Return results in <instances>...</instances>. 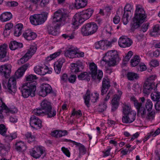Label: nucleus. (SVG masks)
Instances as JSON below:
<instances>
[{"instance_id":"1","label":"nucleus","mask_w":160,"mask_h":160,"mask_svg":"<svg viewBox=\"0 0 160 160\" xmlns=\"http://www.w3.org/2000/svg\"><path fill=\"white\" fill-rule=\"evenodd\" d=\"M146 17L145 12L143 8L140 5H137L133 18V22L131 29V31L134 32L135 29L139 27L140 25L144 22Z\"/></svg>"},{"instance_id":"2","label":"nucleus","mask_w":160,"mask_h":160,"mask_svg":"<svg viewBox=\"0 0 160 160\" xmlns=\"http://www.w3.org/2000/svg\"><path fill=\"white\" fill-rule=\"evenodd\" d=\"M93 11L91 9L83 11L76 13L72 20V24L75 28L78 27L79 24H81L88 19L92 15Z\"/></svg>"},{"instance_id":"3","label":"nucleus","mask_w":160,"mask_h":160,"mask_svg":"<svg viewBox=\"0 0 160 160\" xmlns=\"http://www.w3.org/2000/svg\"><path fill=\"white\" fill-rule=\"evenodd\" d=\"M122 113L124 115L122 118L123 122L130 123L135 119L136 113L133 111L130 107L125 103L123 104L122 106Z\"/></svg>"},{"instance_id":"4","label":"nucleus","mask_w":160,"mask_h":160,"mask_svg":"<svg viewBox=\"0 0 160 160\" xmlns=\"http://www.w3.org/2000/svg\"><path fill=\"white\" fill-rule=\"evenodd\" d=\"M36 82H28L22 86L21 91L24 98H27L30 95L32 97L34 96L36 90Z\"/></svg>"},{"instance_id":"5","label":"nucleus","mask_w":160,"mask_h":160,"mask_svg":"<svg viewBox=\"0 0 160 160\" xmlns=\"http://www.w3.org/2000/svg\"><path fill=\"white\" fill-rule=\"evenodd\" d=\"M104 59L101 61L105 62L108 63L109 66H113L116 65L117 61L119 60V58L117 51L115 50H112L108 52L104 57Z\"/></svg>"},{"instance_id":"6","label":"nucleus","mask_w":160,"mask_h":160,"mask_svg":"<svg viewBox=\"0 0 160 160\" xmlns=\"http://www.w3.org/2000/svg\"><path fill=\"white\" fill-rule=\"evenodd\" d=\"M68 16V14L64 12L63 10H59L56 12L54 13L53 20V22L57 23L55 27L59 28L63 25Z\"/></svg>"},{"instance_id":"7","label":"nucleus","mask_w":160,"mask_h":160,"mask_svg":"<svg viewBox=\"0 0 160 160\" xmlns=\"http://www.w3.org/2000/svg\"><path fill=\"white\" fill-rule=\"evenodd\" d=\"M136 108L137 109L138 116H140L143 118H146L149 120L154 118L155 114L154 110H152L151 112L147 111V109L142 106V103H141L138 105V107Z\"/></svg>"},{"instance_id":"8","label":"nucleus","mask_w":160,"mask_h":160,"mask_svg":"<svg viewBox=\"0 0 160 160\" xmlns=\"http://www.w3.org/2000/svg\"><path fill=\"white\" fill-rule=\"evenodd\" d=\"M98 29L97 24L94 22L88 23L82 28L81 33L83 36H88L95 33Z\"/></svg>"},{"instance_id":"9","label":"nucleus","mask_w":160,"mask_h":160,"mask_svg":"<svg viewBox=\"0 0 160 160\" xmlns=\"http://www.w3.org/2000/svg\"><path fill=\"white\" fill-rule=\"evenodd\" d=\"M41 108L34 109L33 112L37 116L41 115L43 113L52 107L50 102L46 100L42 101L41 104Z\"/></svg>"},{"instance_id":"10","label":"nucleus","mask_w":160,"mask_h":160,"mask_svg":"<svg viewBox=\"0 0 160 160\" xmlns=\"http://www.w3.org/2000/svg\"><path fill=\"white\" fill-rule=\"evenodd\" d=\"M89 68L90 71L89 73L91 75L92 78L94 80L98 79L99 81L101 80L103 75L102 71H99L97 73V66L94 62L90 64Z\"/></svg>"},{"instance_id":"11","label":"nucleus","mask_w":160,"mask_h":160,"mask_svg":"<svg viewBox=\"0 0 160 160\" xmlns=\"http://www.w3.org/2000/svg\"><path fill=\"white\" fill-rule=\"evenodd\" d=\"M30 154L32 156L35 158H39L41 155H42V158L46 156V153L42 147H34L30 151Z\"/></svg>"},{"instance_id":"12","label":"nucleus","mask_w":160,"mask_h":160,"mask_svg":"<svg viewBox=\"0 0 160 160\" xmlns=\"http://www.w3.org/2000/svg\"><path fill=\"white\" fill-rule=\"evenodd\" d=\"M118 43L121 47L126 48L130 46L132 43V41L130 38L122 37L119 39Z\"/></svg>"},{"instance_id":"13","label":"nucleus","mask_w":160,"mask_h":160,"mask_svg":"<svg viewBox=\"0 0 160 160\" xmlns=\"http://www.w3.org/2000/svg\"><path fill=\"white\" fill-rule=\"evenodd\" d=\"M3 110L6 113H15L17 112V108H8L4 102H2V106H0V118L2 119L4 116L2 114Z\"/></svg>"},{"instance_id":"14","label":"nucleus","mask_w":160,"mask_h":160,"mask_svg":"<svg viewBox=\"0 0 160 160\" xmlns=\"http://www.w3.org/2000/svg\"><path fill=\"white\" fill-rule=\"evenodd\" d=\"M30 123L32 127L36 129H40L42 127L41 120L35 116L31 117Z\"/></svg>"},{"instance_id":"15","label":"nucleus","mask_w":160,"mask_h":160,"mask_svg":"<svg viewBox=\"0 0 160 160\" xmlns=\"http://www.w3.org/2000/svg\"><path fill=\"white\" fill-rule=\"evenodd\" d=\"M71 70L72 73H76L81 71L84 68L82 63L79 61L75 63H72L71 64Z\"/></svg>"},{"instance_id":"16","label":"nucleus","mask_w":160,"mask_h":160,"mask_svg":"<svg viewBox=\"0 0 160 160\" xmlns=\"http://www.w3.org/2000/svg\"><path fill=\"white\" fill-rule=\"evenodd\" d=\"M110 86L109 79L107 77L104 78L102 80L101 87V94L103 95L106 93Z\"/></svg>"},{"instance_id":"17","label":"nucleus","mask_w":160,"mask_h":160,"mask_svg":"<svg viewBox=\"0 0 160 160\" xmlns=\"http://www.w3.org/2000/svg\"><path fill=\"white\" fill-rule=\"evenodd\" d=\"M8 92L10 93H15L17 89L16 79L15 77H11L8 80L7 84Z\"/></svg>"},{"instance_id":"18","label":"nucleus","mask_w":160,"mask_h":160,"mask_svg":"<svg viewBox=\"0 0 160 160\" xmlns=\"http://www.w3.org/2000/svg\"><path fill=\"white\" fill-rule=\"evenodd\" d=\"M11 69L9 65H4L0 66V73L6 78H8L10 76Z\"/></svg>"},{"instance_id":"19","label":"nucleus","mask_w":160,"mask_h":160,"mask_svg":"<svg viewBox=\"0 0 160 160\" xmlns=\"http://www.w3.org/2000/svg\"><path fill=\"white\" fill-rule=\"evenodd\" d=\"M154 82H150L145 81L143 84V92L144 93L148 95L155 87Z\"/></svg>"},{"instance_id":"20","label":"nucleus","mask_w":160,"mask_h":160,"mask_svg":"<svg viewBox=\"0 0 160 160\" xmlns=\"http://www.w3.org/2000/svg\"><path fill=\"white\" fill-rule=\"evenodd\" d=\"M8 45L6 44L0 46V61L4 62L8 60V58H5L6 57L7 53V48Z\"/></svg>"},{"instance_id":"21","label":"nucleus","mask_w":160,"mask_h":160,"mask_svg":"<svg viewBox=\"0 0 160 160\" xmlns=\"http://www.w3.org/2000/svg\"><path fill=\"white\" fill-rule=\"evenodd\" d=\"M29 66V64L27 63L23 65L16 72L13 77L15 78L16 79L21 77L23 75L26 70L28 69Z\"/></svg>"},{"instance_id":"22","label":"nucleus","mask_w":160,"mask_h":160,"mask_svg":"<svg viewBox=\"0 0 160 160\" xmlns=\"http://www.w3.org/2000/svg\"><path fill=\"white\" fill-rule=\"evenodd\" d=\"M65 141L72 142L73 145H76V147H78L79 150V158H80L82 155H84L86 153V149L82 144L71 140L66 139Z\"/></svg>"},{"instance_id":"23","label":"nucleus","mask_w":160,"mask_h":160,"mask_svg":"<svg viewBox=\"0 0 160 160\" xmlns=\"http://www.w3.org/2000/svg\"><path fill=\"white\" fill-rule=\"evenodd\" d=\"M78 49L74 47L69 48L65 51L64 55L66 57L69 58H76V53H77Z\"/></svg>"},{"instance_id":"24","label":"nucleus","mask_w":160,"mask_h":160,"mask_svg":"<svg viewBox=\"0 0 160 160\" xmlns=\"http://www.w3.org/2000/svg\"><path fill=\"white\" fill-rule=\"evenodd\" d=\"M24 38L28 40H32L34 39L37 36V34L31 30H27L23 34Z\"/></svg>"},{"instance_id":"25","label":"nucleus","mask_w":160,"mask_h":160,"mask_svg":"<svg viewBox=\"0 0 160 160\" xmlns=\"http://www.w3.org/2000/svg\"><path fill=\"white\" fill-rule=\"evenodd\" d=\"M65 62L64 58L59 59L54 64V69L57 74L60 73L63 63Z\"/></svg>"},{"instance_id":"26","label":"nucleus","mask_w":160,"mask_h":160,"mask_svg":"<svg viewBox=\"0 0 160 160\" xmlns=\"http://www.w3.org/2000/svg\"><path fill=\"white\" fill-rule=\"evenodd\" d=\"M36 22H35V25L41 24L44 23L47 19V17L44 15L42 14H37L35 16Z\"/></svg>"},{"instance_id":"27","label":"nucleus","mask_w":160,"mask_h":160,"mask_svg":"<svg viewBox=\"0 0 160 160\" xmlns=\"http://www.w3.org/2000/svg\"><path fill=\"white\" fill-rule=\"evenodd\" d=\"M15 148L20 152H23L26 149L27 147L25 144L22 142H19L15 144Z\"/></svg>"},{"instance_id":"28","label":"nucleus","mask_w":160,"mask_h":160,"mask_svg":"<svg viewBox=\"0 0 160 160\" xmlns=\"http://www.w3.org/2000/svg\"><path fill=\"white\" fill-rule=\"evenodd\" d=\"M12 17V15L10 12L3 13L0 17V19L2 22H6L9 20Z\"/></svg>"},{"instance_id":"29","label":"nucleus","mask_w":160,"mask_h":160,"mask_svg":"<svg viewBox=\"0 0 160 160\" xmlns=\"http://www.w3.org/2000/svg\"><path fill=\"white\" fill-rule=\"evenodd\" d=\"M23 46L22 44L18 43L15 41H12L9 44V48L11 50H14L18 48H21Z\"/></svg>"},{"instance_id":"30","label":"nucleus","mask_w":160,"mask_h":160,"mask_svg":"<svg viewBox=\"0 0 160 160\" xmlns=\"http://www.w3.org/2000/svg\"><path fill=\"white\" fill-rule=\"evenodd\" d=\"M75 6L77 8H83L87 4V0H75Z\"/></svg>"},{"instance_id":"31","label":"nucleus","mask_w":160,"mask_h":160,"mask_svg":"<svg viewBox=\"0 0 160 160\" xmlns=\"http://www.w3.org/2000/svg\"><path fill=\"white\" fill-rule=\"evenodd\" d=\"M55 26L56 25L54 28L50 26L48 27L47 31L49 34L56 36L59 33V31L57 28H56Z\"/></svg>"},{"instance_id":"32","label":"nucleus","mask_w":160,"mask_h":160,"mask_svg":"<svg viewBox=\"0 0 160 160\" xmlns=\"http://www.w3.org/2000/svg\"><path fill=\"white\" fill-rule=\"evenodd\" d=\"M10 147V145L9 144L4 145L0 143V153L2 154H3V153H6L9 151Z\"/></svg>"},{"instance_id":"33","label":"nucleus","mask_w":160,"mask_h":160,"mask_svg":"<svg viewBox=\"0 0 160 160\" xmlns=\"http://www.w3.org/2000/svg\"><path fill=\"white\" fill-rule=\"evenodd\" d=\"M22 27L23 25L21 23L17 24L15 26V31L14 33L15 36L18 37L21 35Z\"/></svg>"},{"instance_id":"34","label":"nucleus","mask_w":160,"mask_h":160,"mask_svg":"<svg viewBox=\"0 0 160 160\" xmlns=\"http://www.w3.org/2000/svg\"><path fill=\"white\" fill-rule=\"evenodd\" d=\"M43 114L47 115L48 118H51L54 117L56 114V111L54 109H52V107L46 111Z\"/></svg>"},{"instance_id":"35","label":"nucleus","mask_w":160,"mask_h":160,"mask_svg":"<svg viewBox=\"0 0 160 160\" xmlns=\"http://www.w3.org/2000/svg\"><path fill=\"white\" fill-rule=\"evenodd\" d=\"M78 77L80 80H87L88 81L90 80V78L89 76V74L86 72L80 73L78 75Z\"/></svg>"},{"instance_id":"36","label":"nucleus","mask_w":160,"mask_h":160,"mask_svg":"<svg viewBox=\"0 0 160 160\" xmlns=\"http://www.w3.org/2000/svg\"><path fill=\"white\" fill-rule=\"evenodd\" d=\"M127 75L128 79L131 81L138 79L139 78L138 75L137 73L132 72H128Z\"/></svg>"},{"instance_id":"37","label":"nucleus","mask_w":160,"mask_h":160,"mask_svg":"<svg viewBox=\"0 0 160 160\" xmlns=\"http://www.w3.org/2000/svg\"><path fill=\"white\" fill-rule=\"evenodd\" d=\"M130 12H124L122 17V22L124 25H126L130 19V16L131 15Z\"/></svg>"},{"instance_id":"38","label":"nucleus","mask_w":160,"mask_h":160,"mask_svg":"<svg viewBox=\"0 0 160 160\" xmlns=\"http://www.w3.org/2000/svg\"><path fill=\"white\" fill-rule=\"evenodd\" d=\"M95 48L97 49H105L104 40H101L96 42L95 43Z\"/></svg>"},{"instance_id":"39","label":"nucleus","mask_w":160,"mask_h":160,"mask_svg":"<svg viewBox=\"0 0 160 160\" xmlns=\"http://www.w3.org/2000/svg\"><path fill=\"white\" fill-rule=\"evenodd\" d=\"M140 59L138 56H135L133 59L131 61V63L132 67H135L139 63Z\"/></svg>"},{"instance_id":"40","label":"nucleus","mask_w":160,"mask_h":160,"mask_svg":"<svg viewBox=\"0 0 160 160\" xmlns=\"http://www.w3.org/2000/svg\"><path fill=\"white\" fill-rule=\"evenodd\" d=\"M36 50L37 47L35 46H32L28 50L26 54V55L30 56V58H31L32 56L35 52Z\"/></svg>"},{"instance_id":"41","label":"nucleus","mask_w":160,"mask_h":160,"mask_svg":"<svg viewBox=\"0 0 160 160\" xmlns=\"http://www.w3.org/2000/svg\"><path fill=\"white\" fill-rule=\"evenodd\" d=\"M90 91L89 90H88L87 92L85 95L84 96L83 98L85 101V103L86 105L88 107V104L89 102L90 97Z\"/></svg>"},{"instance_id":"42","label":"nucleus","mask_w":160,"mask_h":160,"mask_svg":"<svg viewBox=\"0 0 160 160\" xmlns=\"http://www.w3.org/2000/svg\"><path fill=\"white\" fill-rule=\"evenodd\" d=\"M152 99L154 101L157 102L160 99V93L158 92H154L151 94Z\"/></svg>"},{"instance_id":"43","label":"nucleus","mask_w":160,"mask_h":160,"mask_svg":"<svg viewBox=\"0 0 160 160\" xmlns=\"http://www.w3.org/2000/svg\"><path fill=\"white\" fill-rule=\"evenodd\" d=\"M120 99V96L115 94L113 96V98L112 100V105L118 106L119 102Z\"/></svg>"},{"instance_id":"44","label":"nucleus","mask_w":160,"mask_h":160,"mask_svg":"<svg viewBox=\"0 0 160 160\" xmlns=\"http://www.w3.org/2000/svg\"><path fill=\"white\" fill-rule=\"evenodd\" d=\"M152 106L153 104L152 101L150 99L147 100L145 104V107L147 111L151 112Z\"/></svg>"},{"instance_id":"45","label":"nucleus","mask_w":160,"mask_h":160,"mask_svg":"<svg viewBox=\"0 0 160 160\" xmlns=\"http://www.w3.org/2000/svg\"><path fill=\"white\" fill-rule=\"evenodd\" d=\"M25 136L26 139H27L29 143H30L35 141V138L34 136L32 134L31 132H27Z\"/></svg>"},{"instance_id":"46","label":"nucleus","mask_w":160,"mask_h":160,"mask_svg":"<svg viewBox=\"0 0 160 160\" xmlns=\"http://www.w3.org/2000/svg\"><path fill=\"white\" fill-rule=\"evenodd\" d=\"M160 31V25L159 24H157L153 28L152 31L150 33V35L152 36H154L155 35V33L158 32Z\"/></svg>"},{"instance_id":"47","label":"nucleus","mask_w":160,"mask_h":160,"mask_svg":"<svg viewBox=\"0 0 160 160\" xmlns=\"http://www.w3.org/2000/svg\"><path fill=\"white\" fill-rule=\"evenodd\" d=\"M30 58V56L26 55V54H25L22 58L18 61V63L19 65L24 63L27 61Z\"/></svg>"},{"instance_id":"48","label":"nucleus","mask_w":160,"mask_h":160,"mask_svg":"<svg viewBox=\"0 0 160 160\" xmlns=\"http://www.w3.org/2000/svg\"><path fill=\"white\" fill-rule=\"evenodd\" d=\"M104 31L106 32L107 34L111 35L113 33V30L112 26L109 24L106 25L104 28Z\"/></svg>"},{"instance_id":"49","label":"nucleus","mask_w":160,"mask_h":160,"mask_svg":"<svg viewBox=\"0 0 160 160\" xmlns=\"http://www.w3.org/2000/svg\"><path fill=\"white\" fill-rule=\"evenodd\" d=\"M61 51H59L55 52L53 54L50 55L49 57H47L46 60L47 61H50L58 56L61 53Z\"/></svg>"},{"instance_id":"50","label":"nucleus","mask_w":160,"mask_h":160,"mask_svg":"<svg viewBox=\"0 0 160 160\" xmlns=\"http://www.w3.org/2000/svg\"><path fill=\"white\" fill-rule=\"evenodd\" d=\"M57 138H60L65 136L68 134V132L66 130H57Z\"/></svg>"},{"instance_id":"51","label":"nucleus","mask_w":160,"mask_h":160,"mask_svg":"<svg viewBox=\"0 0 160 160\" xmlns=\"http://www.w3.org/2000/svg\"><path fill=\"white\" fill-rule=\"evenodd\" d=\"M41 70L40 72H39V74L40 75H44L47 73H50L51 72V71H50L48 70V68L47 67L44 68L41 67Z\"/></svg>"},{"instance_id":"52","label":"nucleus","mask_w":160,"mask_h":160,"mask_svg":"<svg viewBox=\"0 0 160 160\" xmlns=\"http://www.w3.org/2000/svg\"><path fill=\"white\" fill-rule=\"evenodd\" d=\"M17 137L16 134L14 133L12 135L6 136L5 139L7 141L10 142L16 138Z\"/></svg>"},{"instance_id":"53","label":"nucleus","mask_w":160,"mask_h":160,"mask_svg":"<svg viewBox=\"0 0 160 160\" xmlns=\"http://www.w3.org/2000/svg\"><path fill=\"white\" fill-rule=\"evenodd\" d=\"M7 131V129L5 126L3 124L0 125V134L5 136Z\"/></svg>"},{"instance_id":"54","label":"nucleus","mask_w":160,"mask_h":160,"mask_svg":"<svg viewBox=\"0 0 160 160\" xmlns=\"http://www.w3.org/2000/svg\"><path fill=\"white\" fill-rule=\"evenodd\" d=\"M44 86L43 84L40 87V90L39 92V94L40 96L44 97L46 96L47 95V92H46V90L43 89Z\"/></svg>"},{"instance_id":"55","label":"nucleus","mask_w":160,"mask_h":160,"mask_svg":"<svg viewBox=\"0 0 160 160\" xmlns=\"http://www.w3.org/2000/svg\"><path fill=\"white\" fill-rule=\"evenodd\" d=\"M134 90L136 94H138L140 93L141 92V87L138 84H135L134 85Z\"/></svg>"},{"instance_id":"56","label":"nucleus","mask_w":160,"mask_h":160,"mask_svg":"<svg viewBox=\"0 0 160 160\" xmlns=\"http://www.w3.org/2000/svg\"><path fill=\"white\" fill-rule=\"evenodd\" d=\"M44 87L43 89L46 90V92H47V94L50 93L52 91V88L51 86L48 84H43Z\"/></svg>"},{"instance_id":"57","label":"nucleus","mask_w":160,"mask_h":160,"mask_svg":"<svg viewBox=\"0 0 160 160\" xmlns=\"http://www.w3.org/2000/svg\"><path fill=\"white\" fill-rule=\"evenodd\" d=\"M37 79L36 76L32 74L29 75L26 77V80L27 81L33 82L34 80ZM34 82H35L34 81Z\"/></svg>"},{"instance_id":"58","label":"nucleus","mask_w":160,"mask_h":160,"mask_svg":"<svg viewBox=\"0 0 160 160\" xmlns=\"http://www.w3.org/2000/svg\"><path fill=\"white\" fill-rule=\"evenodd\" d=\"M99 98V94L97 93H95L94 94H92L90 96V99L91 101L93 102H96Z\"/></svg>"},{"instance_id":"59","label":"nucleus","mask_w":160,"mask_h":160,"mask_svg":"<svg viewBox=\"0 0 160 160\" xmlns=\"http://www.w3.org/2000/svg\"><path fill=\"white\" fill-rule=\"evenodd\" d=\"M107 108V104L105 102H104L103 104L99 105L98 108V111L100 112H103Z\"/></svg>"},{"instance_id":"60","label":"nucleus","mask_w":160,"mask_h":160,"mask_svg":"<svg viewBox=\"0 0 160 160\" xmlns=\"http://www.w3.org/2000/svg\"><path fill=\"white\" fill-rule=\"evenodd\" d=\"M149 25L148 23L143 24L140 30L143 32H146L148 29Z\"/></svg>"},{"instance_id":"61","label":"nucleus","mask_w":160,"mask_h":160,"mask_svg":"<svg viewBox=\"0 0 160 160\" xmlns=\"http://www.w3.org/2000/svg\"><path fill=\"white\" fill-rule=\"evenodd\" d=\"M132 55L133 52L131 51H129L127 54L126 56L124 58L123 61H129Z\"/></svg>"},{"instance_id":"62","label":"nucleus","mask_w":160,"mask_h":160,"mask_svg":"<svg viewBox=\"0 0 160 160\" xmlns=\"http://www.w3.org/2000/svg\"><path fill=\"white\" fill-rule=\"evenodd\" d=\"M62 151L65 155L68 157L70 156V153L69 150L67 148L63 147L61 148Z\"/></svg>"},{"instance_id":"63","label":"nucleus","mask_w":160,"mask_h":160,"mask_svg":"<svg viewBox=\"0 0 160 160\" xmlns=\"http://www.w3.org/2000/svg\"><path fill=\"white\" fill-rule=\"evenodd\" d=\"M149 65L153 67H156L159 66V62L157 60H152L150 62Z\"/></svg>"},{"instance_id":"64","label":"nucleus","mask_w":160,"mask_h":160,"mask_svg":"<svg viewBox=\"0 0 160 160\" xmlns=\"http://www.w3.org/2000/svg\"><path fill=\"white\" fill-rule=\"evenodd\" d=\"M132 8L130 4H127L125 6L124 8V12H130L131 14V10H132Z\"/></svg>"}]
</instances>
